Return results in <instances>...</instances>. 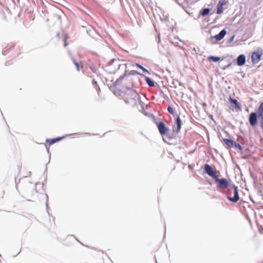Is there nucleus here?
I'll return each mask as SVG.
<instances>
[{"instance_id":"1","label":"nucleus","mask_w":263,"mask_h":263,"mask_svg":"<svg viewBox=\"0 0 263 263\" xmlns=\"http://www.w3.org/2000/svg\"><path fill=\"white\" fill-rule=\"evenodd\" d=\"M116 95L124 100L125 103L132 107L137 106L139 111L144 115H149L146 112L145 108L147 105L141 100L140 95L137 91L130 87H127L126 90H114ZM151 115H153L151 114Z\"/></svg>"},{"instance_id":"2","label":"nucleus","mask_w":263,"mask_h":263,"mask_svg":"<svg viewBox=\"0 0 263 263\" xmlns=\"http://www.w3.org/2000/svg\"><path fill=\"white\" fill-rule=\"evenodd\" d=\"M228 198L231 201L237 202L239 199L238 188L236 186H230L228 192Z\"/></svg>"},{"instance_id":"3","label":"nucleus","mask_w":263,"mask_h":263,"mask_svg":"<svg viewBox=\"0 0 263 263\" xmlns=\"http://www.w3.org/2000/svg\"><path fill=\"white\" fill-rule=\"evenodd\" d=\"M229 101L230 103V109L235 112H239L241 111V104L236 99L229 96Z\"/></svg>"},{"instance_id":"4","label":"nucleus","mask_w":263,"mask_h":263,"mask_svg":"<svg viewBox=\"0 0 263 263\" xmlns=\"http://www.w3.org/2000/svg\"><path fill=\"white\" fill-rule=\"evenodd\" d=\"M155 124L157 125L158 130L161 136L165 135L168 132V128L165 126L162 121H155Z\"/></svg>"},{"instance_id":"5","label":"nucleus","mask_w":263,"mask_h":263,"mask_svg":"<svg viewBox=\"0 0 263 263\" xmlns=\"http://www.w3.org/2000/svg\"><path fill=\"white\" fill-rule=\"evenodd\" d=\"M262 53V50L261 48H258L257 51H255L252 53L251 60L253 64H256L260 61Z\"/></svg>"},{"instance_id":"6","label":"nucleus","mask_w":263,"mask_h":263,"mask_svg":"<svg viewBox=\"0 0 263 263\" xmlns=\"http://www.w3.org/2000/svg\"><path fill=\"white\" fill-rule=\"evenodd\" d=\"M204 171L210 176L212 177L213 179L216 178L218 176L216 175V172L213 170L212 166L208 164L204 165Z\"/></svg>"},{"instance_id":"7","label":"nucleus","mask_w":263,"mask_h":263,"mask_svg":"<svg viewBox=\"0 0 263 263\" xmlns=\"http://www.w3.org/2000/svg\"><path fill=\"white\" fill-rule=\"evenodd\" d=\"M216 183H218L219 186L222 189H226L229 186V183L228 180L226 179H219L217 176L216 178L214 179Z\"/></svg>"},{"instance_id":"8","label":"nucleus","mask_w":263,"mask_h":263,"mask_svg":"<svg viewBox=\"0 0 263 263\" xmlns=\"http://www.w3.org/2000/svg\"><path fill=\"white\" fill-rule=\"evenodd\" d=\"M140 76L143 77L149 86L154 87L156 85H157V83L154 81H153L150 78L145 76L143 74H140Z\"/></svg>"},{"instance_id":"9","label":"nucleus","mask_w":263,"mask_h":263,"mask_svg":"<svg viewBox=\"0 0 263 263\" xmlns=\"http://www.w3.org/2000/svg\"><path fill=\"white\" fill-rule=\"evenodd\" d=\"M236 62L237 65L239 66L245 65L246 62L245 55L244 54L239 55L236 59Z\"/></svg>"},{"instance_id":"10","label":"nucleus","mask_w":263,"mask_h":263,"mask_svg":"<svg viewBox=\"0 0 263 263\" xmlns=\"http://www.w3.org/2000/svg\"><path fill=\"white\" fill-rule=\"evenodd\" d=\"M226 34L227 31L225 29H222L218 34L215 35L214 37L217 41H219L224 37Z\"/></svg>"},{"instance_id":"11","label":"nucleus","mask_w":263,"mask_h":263,"mask_svg":"<svg viewBox=\"0 0 263 263\" xmlns=\"http://www.w3.org/2000/svg\"><path fill=\"white\" fill-rule=\"evenodd\" d=\"M223 141L225 144L230 147H235L236 145L235 142L231 139H223Z\"/></svg>"},{"instance_id":"12","label":"nucleus","mask_w":263,"mask_h":263,"mask_svg":"<svg viewBox=\"0 0 263 263\" xmlns=\"http://www.w3.org/2000/svg\"><path fill=\"white\" fill-rule=\"evenodd\" d=\"M126 77H128L126 73H124V74L123 75H121L120 76V77L117 79L116 80V81H115V83H114V85L115 86H118V85H120L122 83V82L123 81V80Z\"/></svg>"},{"instance_id":"13","label":"nucleus","mask_w":263,"mask_h":263,"mask_svg":"<svg viewBox=\"0 0 263 263\" xmlns=\"http://www.w3.org/2000/svg\"><path fill=\"white\" fill-rule=\"evenodd\" d=\"M176 124H177V129H175L174 128V131H175L177 133H178L181 129V121L180 119L179 118V117L178 116V117L176 119Z\"/></svg>"},{"instance_id":"14","label":"nucleus","mask_w":263,"mask_h":263,"mask_svg":"<svg viewBox=\"0 0 263 263\" xmlns=\"http://www.w3.org/2000/svg\"><path fill=\"white\" fill-rule=\"evenodd\" d=\"M258 116H250L249 122L250 124L254 126L257 124Z\"/></svg>"},{"instance_id":"15","label":"nucleus","mask_w":263,"mask_h":263,"mask_svg":"<svg viewBox=\"0 0 263 263\" xmlns=\"http://www.w3.org/2000/svg\"><path fill=\"white\" fill-rule=\"evenodd\" d=\"M63 137H59L57 138H54L51 139H47L46 142L49 144V145H51L53 144L54 143L58 142L60 141L61 139H63Z\"/></svg>"},{"instance_id":"16","label":"nucleus","mask_w":263,"mask_h":263,"mask_svg":"<svg viewBox=\"0 0 263 263\" xmlns=\"http://www.w3.org/2000/svg\"><path fill=\"white\" fill-rule=\"evenodd\" d=\"M210 10L209 8H204L200 12V14L203 16H206L209 14Z\"/></svg>"},{"instance_id":"17","label":"nucleus","mask_w":263,"mask_h":263,"mask_svg":"<svg viewBox=\"0 0 263 263\" xmlns=\"http://www.w3.org/2000/svg\"><path fill=\"white\" fill-rule=\"evenodd\" d=\"M208 60L214 62H217L220 61V58L218 57L210 56L208 57Z\"/></svg>"},{"instance_id":"18","label":"nucleus","mask_w":263,"mask_h":263,"mask_svg":"<svg viewBox=\"0 0 263 263\" xmlns=\"http://www.w3.org/2000/svg\"><path fill=\"white\" fill-rule=\"evenodd\" d=\"M258 115H263V102L259 106L257 109Z\"/></svg>"},{"instance_id":"19","label":"nucleus","mask_w":263,"mask_h":263,"mask_svg":"<svg viewBox=\"0 0 263 263\" xmlns=\"http://www.w3.org/2000/svg\"><path fill=\"white\" fill-rule=\"evenodd\" d=\"M223 6L217 5V12L216 13L218 14H220L223 13Z\"/></svg>"},{"instance_id":"20","label":"nucleus","mask_w":263,"mask_h":263,"mask_svg":"<svg viewBox=\"0 0 263 263\" xmlns=\"http://www.w3.org/2000/svg\"><path fill=\"white\" fill-rule=\"evenodd\" d=\"M136 66L139 68L140 69H142L144 72H146L148 74H150L148 70H147L146 68H145L144 67H143L141 65L139 64V63H136Z\"/></svg>"},{"instance_id":"21","label":"nucleus","mask_w":263,"mask_h":263,"mask_svg":"<svg viewBox=\"0 0 263 263\" xmlns=\"http://www.w3.org/2000/svg\"><path fill=\"white\" fill-rule=\"evenodd\" d=\"M141 74V73L138 72L136 70H132L130 72L128 73V77H129L130 75L135 76V75H140Z\"/></svg>"},{"instance_id":"22","label":"nucleus","mask_w":263,"mask_h":263,"mask_svg":"<svg viewBox=\"0 0 263 263\" xmlns=\"http://www.w3.org/2000/svg\"><path fill=\"white\" fill-rule=\"evenodd\" d=\"M72 61L76 66L77 70L80 71V65H79V63L76 61V60H75L73 58L72 59Z\"/></svg>"},{"instance_id":"23","label":"nucleus","mask_w":263,"mask_h":263,"mask_svg":"<svg viewBox=\"0 0 263 263\" xmlns=\"http://www.w3.org/2000/svg\"><path fill=\"white\" fill-rule=\"evenodd\" d=\"M167 111H168V112L172 115H174V109L170 105H169L168 107H167Z\"/></svg>"},{"instance_id":"24","label":"nucleus","mask_w":263,"mask_h":263,"mask_svg":"<svg viewBox=\"0 0 263 263\" xmlns=\"http://www.w3.org/2000/svg\"><path fill=\"white\" fill-rule=\"evenodd\" d=\"M227 3V1L226 0H220L219 1L217 5L219 6H223L224 5H226Z\"/></svg>"},{"instance_id":"25","label":"nucleus","mask_w":263,"mask_h":263,"mask_svg":"<svg viewBox=\"0 0 263 263\" xmlns=\"http://www.w3.org/2000/svg\"><path fill=\"white\" fill-rule=\"evenodd\" d=\"M68 38V36L67 35H65V36L64 37L63 41L64 42V46L66 47L68 45L66 42L67 39Z\"/></svg>"},{"instance_id":"26","label":"nucleus","mask_w":263,"mask_h":263,"mask_svg":"<svg viewBox=\"0 0 263 263\" xmlns=\"http://www.w3.org/2000/svg\"><path fill=\"white\" fill-rule=\"evenodd\" d=\"M258 117H260V124L261 128L263 129V116H258Z\"/></svg>"},{"instance_id":"27","label":"nucleus","mask_w":263,"mask_h":263,"mask_svg":"<svg viewBox=\"0 0 263 263\" xmlns=\"http://www.w3.org/2000/svg\"><path fill=\"white\" fill-rule=\"evenodd\" d=\"M235 36L234 35H232L227 41V43H231L233 40H234V38Z\"/></svg>"},{"instance_id":"28","label":"nucleus","mask_w":263,"mask_h":263,"mask_svg":"<svg viewBox=\"0 0 263 263\" xmlns=\"http://www.w3.org/2000/svg\"><path fill=\"white\" fill-rule=\"evenodd\" d=\"M9 50V48L4 49H3L2 52L4 55H6L8 53V51Z\"/></svg>"},{"instance_id":"29","label":"nucleus","mask_w":263,"mask_h":263,"mask_svg":"<svg viewBox=\"0 0 263 263\" xmlns=\"http://www.w3.org/2000/svg\"><path fill=\"white\" fill-rule=\"evenodd\" d=\"M249 115H253V116L258 115L257 111H255V112H252Z\"/></svg>"},{"instance_id":"30","label":"nucleus","mask_w":263,"mask_h":263,"mask_svg":"<svg viewBox=\"0 0 263 263\" xmlns=\"http://www.w3.org/2000/svg\"><path fill=\"white\" fill-rule=\"evenodd\" d=\"M230 65H231L230 64H228V65L225 66L224 67H223L222 68V69H224H224H227L229 67H230Z\"/></svg>"},{"instance_id":"31","label":"nucleus","mask_w":263,"mask_h":263,"mask_svg":"<svg viewBox=\"0 0 263 263\" xmlns=\"http://www.w3.org/2000/svg\"><path fill=\"white\" fill-rule=\"evenodd\" d=\"M92 83H93V84H97V82L95 80H93Z\"/></svg>"},{"instance_id":"32","label":"nucleus","mask_w":263,"mask_h":263,"mask_svg":"<svg viewBox=\"0 0 263 263\" xmlns=\"http://www.w3.org/2000/svg\"><path fill=\"white\" fill-rule=\"evenodd\" d=\"M57 36H58L59 37L60 36V34L59 33H58L57 34Z\"/></svg>"},{"instance_id":"33","label":"nucleus","mask_w":263,"mask_h":263,"mask_svg":"<svg viewBox=\"0 0 263 263\" xmlns=\"http://www.w3.org/2000/svg\"><path fill=\"white\" fill-rule=\"evenodd\" d=\"M176 2L178 3L177 0H174Z\"/></svg>"}]
</instances>
